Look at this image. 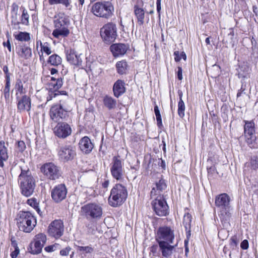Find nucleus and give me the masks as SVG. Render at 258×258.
Masks as SVG:
<instances>
[{"instance_id": "obj_22", "label": "nucleus", "mask_w": 258, "mask_h": 258, "mask_svg": "<svg viewBox=\"0 0 258 258\" xmlns=\"http://www.w3.org/2000/svg\"><path fill=\"white\" fill-rule=\"evenodd\" d=\"M128 49V46L122 43H116L111 45L110 49L114 57L124 55Z\"/></svg>"}, {"instance_id": "obj_32", "label": "nucleus", "mask_w": 258, "mask_h": 258, "mask_svg": "<svg viewBox=\"0 0 258 258\" xmlns=\"http://www.w3.org/2000/svg\"><path fill=\"white\" fill-rule=\"evenodd\" d=\"M48 3L50 5L61 4L69 10L72 8L71 0H48Z\"/></svg>"}, {"instance_id": "obj_11", "label": "nucleus", "mask_w": 258, "mask_h": 258, "mask_svg": "<svg viewBox=\"0 0 258 258\" xmlns=\"http://www.w3.org/2000/svg\"><path fill=\"white\" fill-rule=\"evenodd\" d=\"M110 172L114 178L117 180L123 179L124 171L122 161L118 157L114 156L111 163Z\"/></svg>"}, {"instance_id": "obj_18", "label": "nucleus", "mask_w": 258, "mask_h": 258, "mask_svg": "<svg viewBox=\"0 0 258 258\" xmlns=\"http://www.w3.org/2000/svg\"><path fill=\"white\" fill-rule=\"evenodd\" d=\"M58 155L62 160L68 161L72 160L74 158L76 155V152L72 146L66 145L60 148Z\"/></svg>"}, {"instance_id": "obj_39", "label": "nucleus", "mask_w": 258, "mask_h": 258, "mask_svg": "<svg viewBox=\"0 0 258 258\" xmlns=\"http://www.w3.org/2000/svg\"><path fill=\"white\" fill-rule=\"evenodd\" d=\"M20 10L22 12L21 17V23L23 24L28 25L29 24V15L28 14L27 11L23 7H21Z\"/></svg>"}, {"instance_id": "obj_30", "label": "nucleus", "mask_w": 258, "mask_h": 258, "mask_svg": "<svg viewBox=\"0 0 258 258\" xmlns=\"http://www.w3.org/2000/svg\"><path fill=\"white\" fill-rule=\"evenodd\" d=\"M191 219V216L189 213L185 214L183 219V225L185 228L186 233H188V235H190V224Z\"/></svg>"}, {"instance_id": "obj_4", "label": "nucleus", "mask_w": 258, "mask_h": 258, "mask_svg": "<svg viewBox=\"0 0 258 258\" xmlns=\"http://www.w3.org/2000/svg\"><path fill=\"white\" fill-rule=\"evenodd\" d=\"M127 195V190L124 186L116 184L111 190L108 198L109 204L113 207L119 206L125 201Z\"/></svg>"}, {"instance_id": "obj_3", "label": "nucleus", "mask_w": 258, "mask_h": 258, "mask_svg": "<svg viewBox=\"0 0 258 258\" xmlns=\"http://www.w3.org/2000/svg\"><path fill=\"white\" fill-rule=\"evenodd\" d=\"M53 23L54 29L52 35L54 37L60 39L69 36L70 21L68 16L63 13H59L55 16Z\"/></svg>"}, {"instance_id": "obj_61", "label": "nucleus", "mask_w": 258, "mask_h": 258, "mask_svg": "<svg viewBox=\"0 0 258 258\" xmlns=\"http://www.w3.org/2000/svg\"><path fill=\"white\" fill-rule=\"evenodd\" d=\"M190 235H188V233H186V239L184 240V245L185 246H187L189 238Z\"/></svg>"}, {"instance_id": "obj_47", "label": "nucleus", "mask_w": 258, "mask_h": 258, "mask_svg": "<svg viewBox=\"0 0 258 258\" xmlns=\"http://www.w3.org/2000/svg\"><path fill=\"white\" fill-rule=\"evenodd\" d=\"M174 55H175V60L177 62L179 61L181 58H183L184 60H185L186 58L185 53L184 52L180 53L178 51H175L174 52Z\"/></svg>"}, {"instance_id": "obj_33", "label": "nucleus", "mask_w": 258, "mask_h": 258, "mask_svg": "<svg viewBox=\"0 0 258 258\" xmlns=\"http://www.w3.org/2000/svg\"><path fill=\"white\" fill-rule=\"evenodd\" d=\"M30 252L33 254H37L40 253L43 246L38 244L34 241H31L30 244Z\"/></svg>"}, {"instance_id": "obj_62", "label": "nucleus", "mask_w": 258, "mask_h": 258, "mask_svg": "<svg viewBox=\"0 0 258 258\" xmlns=\"http://www.w3.org/2000/svg\"><path fill=\"white\" fill-rule=\"evenodd\" d=\"M109 181L108 180H106L102 183V186L105 188H107L109 186Z\"/></svg>"}, {"instance_id": "obj_12", "label": "nucleus", "mask_w": 258, "mask_h": 258, "mask_svg": "<svg viewBox=\"0 0 258 258\" xmlns=\"http://www.w3.org/2000/svg\"><path fill=\"white\" fill-rule=\"evenodd\" d=\"M63 104H55L53 105L50 111L51 118L55 122L60 121V119H65L68 116V113L64 108Z\"/></svg>"}, {"instance_id": "obj_21", "label": "nucleus", "mask_w": 258, "mask_h": 258, "mask_svg": "<svg viewBox=\"0 0 258 258\" xmlns=\"http://www.w3.org/2000/svg\"><path fill=\"white\" fill-rule=\"evenodd\" d=\"M168 242L165 241H159V246L162 252V255L166 257H169L173 253L175 246L171 245Z\"/></svg>"}, {"instance_id": "obj_57", "label": "nucleus", "mask_w": 258, "mask_h": 258, "mask_svg": "<svg viewBox=\"0 0 258 258\" xmlns=\"http://www.w3.org/2000/svg\"><path fill=\"white\" fill-rule=\"evenodd\" d=\"M57 95V93L54 92H49L48 96L47 97V101H50L52 98L55 97Z\"/></svg>"}, {"instance_id": "obj_64", "label": "nucleus", "mask_w": 258, "mask_h": 258, "mask_svg": "<svg viewBox=\"0 0 258 258\" xmlns=\"http://www.w3.org/2000/svg\"><path fill=\"white\" fill-rule=\"evenodd\" d=\"M253 12L255 15H257L258 13V8L256 6H253Z\"/></svg>"}, {"instance_id": "obj_55", "label": "nucleus", "mask_w": 258, "mask_h": 258, "mask_svg": "<svg viewBox=\"0 0 258 258\" xmlns=\"http://www.w3.org/2000/svg\"><path fill=\"white\" fill-rule=\"evenodd\" d=\"M17 91L19 92L20 94H23L26 93V89L24 88L22 84H18V87L17 88Z\"/></svg>"}, {"instance_id": "obj_49", "label": "nucleus", "mask_w": 258, "mask_h": 258, "mask_svg": "<svg viewBox=\"0 0 258 258\" xmlns=\"http://www.w3.org/2000/svg\"><path fill=\"white\" fill-rule=\"evenodd\" d=\"M250 166L253 169L258 168V157L256 156H253L251 157Z\"/></svg>"}, {"instance_id": "obj_40", "label": "nucleus", "mask_w": 258, "mask_h": 258, "mask_svg": "<svg viewBox=\"0 0 258 258\" xmlns=\"http://www.w3.org/2000/svg\"><path fill=\"white\" fill-rule=\"evenodd\" d=\"M77 251L79 252L81 254H86L87 253H92L94 249L90 246H77Z\"/></svg>"}, {"instance_id": "obj_44", "label": "nucleus", "mask_w": 258, "mask_h": 258, "mask_svg": "<svg viewBox=\"0 0 258 258\" xmlns=\"http://www.w3.org/2000/svg\"><path fill=\"white\" fill-rule=\"evenodd\" d=\"M50 84L51 86H53V89L55 90H58L60 88L62 85V79L61 78H59L57 79H54V82H51Z\"/></svg>"}, {"instance_id": "obj_58", "label": "nucleus", "mask_w": 258, "mask_h": 258, "mask_svg": "<svg viewBox=\"0 0 258 258\" xmlns=\"http://www.w3.org/2000/svg\"><path fill=\"white\" fill-rule=\"evenodd\" d=\"M182 70L181 67H178V71H177V77L179 80H181L182 79Z\"/></svg>"}, {"instance_id": "obj_5", "label": "nucleus", "mask_w": 258, "mask_h": 258, "mask_svg": "<svg viewBox=\"0 0 258 258\" xmlns=\"http://www.w3.org/2000/svg\"><path fill=\"white\" fill-rule=\"evenodd\" d=\"M36 224L35 218L29 212L20 211L17 215V225L20 231L29 233Z\"/></svg>"}, {"instance_id": "obj_54", "label": "nucleus", "mask_w": 258, "mask_h": 258, "mask_svg": "<svg viewBox=\"0 0 258 258\" xmlns=\"http://www.w3.org/2000/svg\"><path fill=\"white\" fill-rule=\"evenodd\" d=\"M216 171V167L214 166H212L210 167H207V171L208 173V176L212 175Z\"/></svg>"}, {"instance_id": "obj_16", "label": "nucleus", "mask_w": 258, "mask_h": 258, "mask_svg": "<svg viewBox=\"0 0 258 258\" xmlns=\"http://www.w3.org/2000/svg\"><path fill=\"white\" fill-rule=\"evenodd\" d=\"M72 133L70 125L67 123L60 122L54 128V133L59 138H66L70 136Z\"/></svg>"}, {"instance_id": "obj_31", "label": "nucleus", "mask_w": 258, "mask_h": 258, "mask_svg": "<svg viewBox=\"0 0 258 258\" xmlns=\"http://www.w3.org/2000/svg\"><path fill=\"white\" fill-rule=\"evenodd\" d=\"M245 142L247 145L252 149L257 148L258 145L256 142V137L255 135H244Z\"/></svg>"}, {"instance_id": "obj_9", "label": "nucleus", "mask_w": 258, "mask_h": 258, "mask_svg": "<svg viewBox=\"0 0 258 258\" xmlns=\"http://www.w3.org/2000/svg\"><path fill=\"white\" fill-rule=\"evenodd\" d=\"M100 36L103 41L110 44L115 41L117 37V28L115 24L109 22L100 29Z\"/></svg>"}, {"instance_id": "obj_35", "label": "nucleus", "mask_w": 258, "mask_h": 258, "mask_svg": "<svg viewBox=\"0 0 258 258\" xmlns=\"http://www.w3.org/2000/svg\"><path fill=\"white\" fill-rule=\"evenodd\" d=\"M46 239L47 238L45 234L42 233H39L34 236L33 241L38 244L44 246L46 243Z\"/></svg>"}, {"instance_id": "obj_34", "label": "nucleus", "mask_w": 258, "mask_h": 258, "mask_svg": "<svg viewBox=\"0 0 258 258\" xmlns=\"http://www.w3.org/2000/svg\"><path fill=\"white\" fill-rule=\"evenodd\" d=\"M72 249L70 246L62 248L59 249V255L62 257H66L71 253L70 258H73L74 255V251L72 250Z\"/></svg>"}, {"instance_id": "obj_51", "label": "nucleus", "mask_w": 258, "mask_h": 258, "mask_svg": "<svg viewBox=\"0 0 258 258\" xmlns=\"http://www.w3.org/2000/svg\"><path fill=\"white\" fill-rule=\"evenodd\" d=\"M17 147L20 152H23L26 148L25 143L22 141H19L17 143Z\"/></svg>"}, {"instance_id": "obj_6", "label": "nucleus", "mask_w": 258, "mask_h": 258, "mask_svg": "<svg viewBox=\"0 0 258 258\" xmlns=\"http://www.w3.org/2000/svg\"><path fill=\"white\" fill-rule=\"evenodd\" d=\"M91 11L96 17L108 19L113 15L114 7L109 2H97L92 5Z\"/></svg>"}, {"instance_id": "obj_1", "label": "nucleus", "mask_w": 258, "mask_h": 258, "mask_svg": "<svg viewBox=\"0 0 258 258\" xmlns=\"http://www.w3.org/2000/svg\"><path fill=\"white\" fill-rule=\"evenodd\" d=\"M230 198L227 194H221L215 198V205L219 209V216L224 226L230 225L233 209L230 202Z\"/></svg>"}, {"instance_id": "obj_24", "label": "nucleus", "mask_w": 258, "mask_h": 258, "mask_svg": "<svg viewBox=\"0 0 258 258\" xmlns=\"http://www.w3.org/2000/svg\"><path fill=\"white\" fill-rule=\"evenodd\" d=\"M19 51L17 52L19 58L22 60L28 59L32 56L31 48L27 45H19Z\"/></svg>"}, {"instance_id": "obj_13", "label": "nucleus", "mask_w": 258, "mask_h": 258, "mask_svg": "<svg viewBox=\"0 0 258 258\" xmlns=\"http://www.w3.org/2000/svg\"><path fill=\"white\" fill-rule=\"evenodd\" d=\"M64 225L60 220H55L52 221L48 226V232L49 235L55 238L60 237L63 234Z\"/></svg>"}, {"instance_id": "obj_2", "label": "nucleus", "mask_w": 258, "mask_h": 258, "mask_svg": "<svg viewBox=\"0 0 258 258\" xmlns=\"http://www.w3.org/2000/svg\"><path fill=\"white\" fill-rule=\"evenodd\" d=\"M21 173L19 176L20 182L21 193L26 197L31 196L35 187V180L33 177L31 171L27 166H20Z\"/></svg>"}, {"instance_id": "obj_41", "label": "nucleus", "mask_w": 258, "mask_h": 258, "mask_svg": "<svg viewBox=\"0 0 258 258\" xmlns=\"http://www.w3.org/2000/svg\"><path fill=\"white\" fill-rule=\"evenodd\" d=\"M185 104L182 99H180L178 103V114L180 117L184 116Z\"/></svg>"}, {"instance_id": "obj_7", "label": "nucleus", "mask_w": 258, "mask_h": 258, "mask_svg": "<svg viewBox=\"0 0 258 258\" xmlns=\"http://www.w3.org/2000/svg\"><path fill=\"white\" fill-rule=\"evenodd\" d=\"M81 213L87 219H100L102 214V208L98 204L91 203L87 204L81 207Z\"/></svg>"}, {"instance_id": "obj_20", "label": "nucleus", "mask_w": 258, "mask_h": 258, "mask_svg": "<svg viewBox=\"0 0 258 258\" xmlns=\"http://www.w3.org/2000/svg\"><path fill=\"white\" fill-rule=\"evenodd\" d=\"M79 148L85 154L90 153L94 148V145L90 138L87 136L83 137L79 143Z\"/></svg>"}, {"instance_id": "obj_48", "label": "nucleus", "mask_w": 258, "mask_h": 258, "mask_svg": "<svg viewBox=\"0 0 258 258\" xmlns=\"http://www.w3.org/2000/svg\"><path fill=\"white\" fill-rule=\"evenodd\" d=\"M40 47L41 51H43L47 55H49L51 53V51L48 43H41Z\"/></svg>"}, {"instance_id": "obj_63", "label": "nucleus", "mask_w": 258, "mask_h": 258, "mask_svg": "<svg viewBox=\"0 0 258 258\" xmlns=\"http://www.w3.org/2000/svg\"><path fill=\"white\" fill-rule=\"evenodd\" d=\"M57 72V70L56 69L52 68L50 70V73L51 75H54Z\"/></svg>"}, {"instance_id": "obj_25", "label": "nucleus", "mask_w": 258, "mask_h": 258, "mask_svg": "<svg viewBox=\"0 0 258 258\" xmlns=\"http://www.w3.org/2000/svg\"><path fill=\"white\" fill-rule=\"evenodd\" d=\"M167 187L164 180L160 179L155 184V186L153 187L151 191V197L153 198L155 196L161 195L160 192L164 190Z\"/></svg>"}, {"instance_id": "obj_45", "label": "nucleus", "mask_w": 258, "mask_h": 258, "mask_svg": "<svg viewBox=\"0 0 258 258\" xmlns=\"http://www.w3.org/2000/svg\"><path fill=\"white\" fill-rule=\"evenodd\" d=\"M11 240L12 245L14 248V250L12 252L11 255L12 258H16V240L14 236L12 235V232H10Z\"/></svg>"}, {"instance_id": "obj_10", "label": "nucleus", "mask_w": 258, "mask_h": 258, "mask_svg": "<svg viewBox=\"0 0 258 258\" xmlns=\"http://www.w3.org/2000/svg\"><path fill=\"white\" fill-rule=\"evenodd\" d=\"M154 211L159 216H166L168 212V206L163 195L158 196L152 202Z\"/></svg>"}, {"instance_id": "obj_59", "label": "nucleus", "mask_w": 258, "mask_h": 258, "mask_svg": "<svg viewBox=\"0 0 258 258\" xmlns=\"http://www.w3.org/2000/svg\"><path fill=\"white\" fill-rule=\"evenodd\" d=\"M13 7H14V5L13 6ZM14 9H15V8H14V7H13V11H12V24L14 23V25H15L16 19L14 17V16L16 15V12H15Z\"/></svg>"}, {"instance_id": "obj_17", "label": "nucleus", "mask_w": 258, "mask_h": 258, "mask_svg": "<svg viewBox=\"0 0 258 258\" xmlns=\"http://www.w3.org/2000/svg\"><path fill=\"white\" fill-rule=\"evenodd\" d=\"M134 6V13L137 19L139 25L144 23L145 11L143 9L144 2L143 0H135Z\"/></svg>"}, {"instance_id": "obj_8", "label": "nucleus", "mask_w": 258, "mask_h": 258, "mask_svg": "<svg viewBox=\"0 0 258 258\" xmlns=\"http://www.w3.org/2000/svg\"><path fill=\"white\" fill-rule=\"evenodd\" d=\"M40 170L46 178L51 180L58 179L61 175L60 167L52 162L42 164Z\"/></svg>"}, {"instance_id": "obj_19", "label": "nucleus", "mask_w": 258, "mask_h": 258, "mask_svg": "<svg viewBox=\"0 0 258 258\" xmlns=\"http://www.w3.org/2000/svg\"><path fill=\"white\" fill-rule=\"evenodd\" d=\"M67 60L72 64L80 66L82 63L83 55L81 53H76L74 50L67 51Z\"/></svg>"}, {"instance_id": "obj_42", "label": "nucleus", "mask_w": 258, "mask_h": 258, "mask_svg": "<svg viewBox=\"0 0 258 258\" xmlns=\"http://www.w3.org/2000/svg\"><path fill=\"white\" fill-rule=\"evenodd\" d=\"M239 241V238L237 234L232 236L230 239V245L232 249H235Z\"/></svg>"}, {"instance_id": "obj_52", "label": "nucleus", "mask_w": 258, "mask_h": 258, "mask_svg": "<svg viewBox=\"0 0 258 258\" xmlns=\"http://www.w3.org/2000/svg\"><path fill=\"white\" fill-rule=\"evenodd\" d=\"M158 246L157 245H154L151 247L150 251L153 253L154 256L158 254Z\"/></svg>"}, {"instance_id": "obj_29", "label": "nucleus", "mask_w": 258, "mask_h": 258, "mask_svg": "<svg viewBox=\"0 0 258 258\" xmlns=\"http://www.w3.org/2000/svg\"><path fill=\"white\" fill-rule=\"evenodd\" d=\"M103 102L104 105L109 110L115 108L117 103L115 99L108 96L104 97Z\"/></svg>"}, {"instance_id": "obj_27", "label": "nucleus", "mask_w": 258, "mask_h": 258, "mask_svg": "<svg viewBox=\"0 0 258 258\" xmlns=\"http://www.w3.org/2000/svg\"><path fill=\"white\" fill-rule=\"evenodd\" d=\"M245 124L244 125V135H255V124L253 120L247 121L244 120Z\"/></svg>"}, {"instance_id": "obj_28", "label": "nucleus", "mask_w": 258, "mask_h": 258, "mask_svg": "<svg viewBox=\"0 0 258 258\" xmlns=\"http://www.w3.org/2000/svg\"><path fill=\"white\" fill-rule=\"evenodd\" d=\"M8 158L7 148L5 143L3 141H0V167L4 166V161Z\"/></svg>"}, {"instance_id": "obj_38", "label": "nucleus", "mask_w": 258, "mask_h": 258, "mask_svg": "<svg viewBox=\"0 0 258 258\" xmlns=\"http://www.w3.org/2000/svg\"><path fill=\"white\" fill-rule=\"evenodd\" d=\"M30 34L26 32H20L17 34V40L22 42H28L30 40Z\"/></svg>"}, {"instance_id": "obj_46", "label": "nucleus", "mask_w": 258, "mask_h": 258, "mask_svg": "<svg viewBox=\"0 0 258 258\" xmlns=\"http://www.w3.org/2000/svg\"><path fill=\"white\" fill-rule=\"evenodd\" d=\"M154 112L156 117L157 125L158 126L162 125V118L159 108L157 105L154 106Z\"/></svg>"}, {"instance_id": "obj_23", "label": "nucleus", "mask_w": 258, "mask_h": 258, "mask_svg": "<svg viewBox=\"0 0 258 258\" xmlns=\"http://www.w3.org/2000/svg\"><path fill=\"white\" fill-rule=\"evenodd\" d=\"M17 108L21 112L29 111L31 108V100L29 97L23 95L17 103Z\"/></svg>"}, {"instance_id": "obj_37", "label": "nucleus", "mask_w": 258, "mask_h": 258, "mask_svg": "<svg viewBox=\"0 0 258 258\" xmlns=\"http://www.w3.org/2000/svg\"><path fill=\"white\" fill-rule=\"evenodd\" d=\"M127 63L124 60L118 61L116 64L117 72L120 74H123L125 73L127 68Z\"/></svg>"}, {"instance_id": "obj_43", "label": "nucleus", "mask_w": 258, "mask_h": 258, "mask_svg": "<svg viewBox=\"0 0 258 258\" xmlns=\"http://www.w3.org/2000/svg\"><path fill=\"white\" fill-rule=\"evenodd\" d=\"M61 248V246L58 243H54V244L47 246L45 247L44 249L48 252L59 250Z\"/></svg>"}, {"instance_id": "obj_15", "label": "nucleus", "mask_w": 258, "mask_h": 258, "mask_svg": "<svg viewBox=\"0 0 258 258\" xmlns=\"http://www.w3.org/2000/svg\"><path fill=\"white\" fill-rule=\"evenodd\" d=\"M157 241H165L169 243H173L174 239L173 230L167 226L160 227L157 232Z\"/></svg>"}, {"instance_id": "obj_36", "label": "nucleus", "mask_w": 258, "mask_h": 258, "mask_svg": "<svg viewBox=\"0 0 258 258\" xmlns=\"http://www.w3.org/2000/svg\"><path fill=\"white\" fill-rule=\"evenodd\" d=\"M48 62L52 66H57L61 63V58L57 54H52L49 56Z\"/></svg>"}, {"instance_id": "obj_56", "label": "nucleus", "mask_w": 258, "mask_h": 258, "mask_svg": "<svg viewBox=\"0 0 258 258\" xmlns=\"http://www.w3.org/2000/svg\"><path fill=\"white\" fill-rule=\"evenodd\" d=\"M3 71L4 72H5V73L6 74V77H7V86H6V87L8 86V84H9V74L8 73V68L7 67V66H4V68H3Z\"/></svg>"}, {"instance_id": "obj_14", "label": "nucleus", "mask_w": 258, "mask_h": 258, "mask_svg": "<svg viewBox=\"0 0 258 258\" xmlns=\"http://www.w3.org/2000/svg\"><path fill=\"white\" fill-rule=\"evenodd\" d=\"M68 190L64 184H59L54 187L51 191V197L54 202L60 203L67 197Z\"/></svg>"}, {"instance_id": "obj_60", "label": "nucleus", "mask_w": 258, "mask_h": 258, "mask_svg": "<svg viewBox=\"0 0 258 258\" xmlns=\"http://www.w3.org/2000/svg\"><path fill=\"white\" fill-rule=\"evenodd\" d=\"M4 46H6L8 47L10 51H11V44L9 40H8L7 42H4Z\"/></svg>"}, {"instance_id": "obj_53", "label": "nucleus", "mask_w": 258, "mask_h": 258, "mask_svg": "<svg viewBox=\"0 0 258 258\" xmlns=\"http://www.w3.org/2000/svg\"><path fill=\"white\" fill-rule=\"evenodd\" d=\"M240 247L243 249H247L249 247L248 241L245 239L243 240L240 244Z\"/></svg>"}, {"instance_id": "obj_26", "label": "nucleus", "mask_w": 258, "mask_h": 258, "mask_svg": "<svg viewBox=\"0 0 258 258\" xmlns=\"http://www.w3.org/2000/svg\"><path fill=\"white\" fill-rule=\"evenodd\" d=\"M113 92L114 95L118 98L125 92L124 83L120 80H118L114 84L113 87Z\"/></svg>"}, {"instance_id": "obj_50", "label": "nucleus", "mask_w": 258, "mask_h": 258, "mask_svg": "<svg viewBox=\"0 0 258 258\" xmlns=\"http://www.w3.org/2000/svg\"><path fill=\"white\" fill-rule=\"evenodd\" d=\"M27 203L31 206L33 207L35 209H37L38 207V203L34 199H31L27 200Z\"/></svg>"}]
</instances>
